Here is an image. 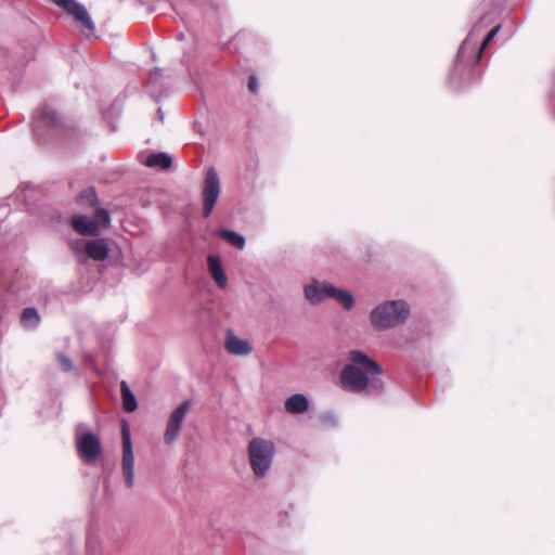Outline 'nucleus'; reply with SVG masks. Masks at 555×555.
Instances as JSON below:
<instances>
[{
  "instance_id": "obj_1",
  "label": "nucleus",
  "mask_w": 555,
  "mask_h": 555,
  "mask_svg": "<svg viewBox=\"0 0 555 555\" xmlns=\"http://www.w3.org/2000/svg\"><path fill=\"white\" fill-rule=\"evenodd\" d=\"M350 364L340 373V383L344 389L352 392L364 391L370 384L369 376L382 374V366L361 350L349 352Z\"/></svg>"
},
{
  "instance_id": "obj_2",
  "label": "nucleus",
  "mask_w": 555,
  "mask_h": 555,
  "mask_svg": "<svg viewBox=\"0 0 555 555\" xmlns=\"http://www.w3.org/2000/svg\"><path fill=\"white\" fill-rule=\"evenodd\" d=\"M411 313L405 300H386L378 304L370 312L371 325L377 331L395 328L406 322Z\"/></svg>"
},
{
  "instance_id": "obj_3",
  "label": "nucleus",
  "mask_w": 555,
  "mask_h": 555,
  "mask_svg": "<svg viewBox=\"0 0 555 555\" xmlns=\"http://www.w3.org/2000/svg\"><path fill=\"white\" fill-rule=\"evenodd\" d=\"M275 451V444L272 440L255 437L249 441V463L256 477L264 478L269 474Z\"/></svg>"
},
{
  "instance_id": "obj_4",
  "label": "nucleus",
  "mask_w": 555,
  "mask_h": 555,
  "mask_svg": "<svg viewBox=\"0 0 555 555\" xmlns=\"http://www.w3.org/2000/svg\"><path fill=\"white\" fill-rule=\"evenodd\" d=\"M111 222L107 210L99 209L93 219L85 215H74L69 219L70 225L81 235L98 236L102 228H106Z\"/></svg>"
},
{
  "instance_id": "obj_5",
  "label": "nucleus",
  "mask_w": 555,
  "mask_h": 555,
  "mask_svg": "<svg viewBox=\"0 0 555 555\" xmlns=\"http://www.w3.org/2000/svg\"><path fill=\"white\" fill-rule=\"evenodd\" d=\"M86 426L80 424L76 428V446L80 459L86 463L95 461L101 452L102 446L99 438L88 431H85Z\"/></svg>"
},
{
  "instance_id": "obj_6",
  "label": "nucleus",
  "mask_w": 555,
  "mask_h": 555,
  "mask_svg": "<svg viewBox=\"0 0 555 555\" xmlns=\"http://www.w3.org/2000/svg\"><path fill=\"white\" fill-rule=\"evenodd\" d=\"M220 192L221 182L218 172L215 168H209L206 172L202 189L204 218H208L211 215L220 196Z\"/></svg>"
},
{
  "instance_id": "obj_7",
  "label": "nucleus",
  "mask_w": 555,
  "mask_h": 555,
  "mask_svg": "<svg viewBox=\"0 0 555 555\" xmlns=\"http://www.w3.org/2000/svg\"><path fill=\"white\" fill-rule=\"evenodd\" d=\"M121 438H122V459L121 468L125 477L127 488L134 486V454L132 450V441L130 435L129 424L122 421L121 424Z\"/></svg>"
},
{
  "instance_id": "obj_8",
  "label": "nucleus",
  "mask_w": 555,
  "mask_h": 555,
  "mask_svg": "<svg viewBox=\"0 0 555 555\" xmlns=\"http://www.w3.org/2000/svg\"><path fill=\"white\" fill-rule=\"evenodd\" d=\"M191 408V401L185 400L170 413L164 433V442L166 444L171 446L178 440L182 425Z\"/></svg>"
},
{
  "instance_id": "obj_9",
  "label": "nucleus",
  "mask_w": 555,
  "mask_h": 555,
  "mask_svg": "<svg viewBox=\"0 0 555 555\" xmlns=\"http://www.w3.org/2000/svg\"><path fill=\"white\" fill-rule=\"evenodd\" d=\"M72 248L79 258H82L86 254L95 261L105 260L109 254V246L105 238L78 240L72 243Z\"/></svg>"
},
{
  "instance_id": "obj_10",
  "label": "nucleus",
  "mask_w": 555,
  "mask_h": 555,
  "mask_svg": "<svg viewBox=\"0 0 555 555\" xmlns=\"http://www.w3.org/2000/svg\"><path fill=\"white\" fill-rule=\"evenodd\" d=\"M55 5L63 9L67 14L72 15L89 31H94L95 25L88 13L85 5L76 0H51Z\"/></svg>"
},
{
  "instance_id": "obj_11",
  "label": "nucleus",
  "mask_w": 555,
  "mask_h": 555,
  "mask_svg": "<svg viewBox=\"0 0 555 555\" xmlns=\"http://www.w3.org/2000/svg\"><path fill=\"white\" fill-rule=\"evenodd\" d=\"M224 349L229 354L235 357H248L254 351L251 343L237 336L231 328L225 331Z\"/></svg>"
},
{
  "instance_id": "obj_12",
  "label": "nucleus",
  "mask_w": 555,
  "mask_h": 555,
  "mask_svg": "<svg viewBox=\"0 0 555 555\" xmlns=\"http://www.w3.org/2000/svg\"><path fill=\"white\" fill-rule=\"evenodd\" d=\"M330 288H332V284L313 280L312 283L305 286V297L312 305L321 304L326 298H331Z\"/></svg>"
},
{
  "instance_id": "obj_13",
  "label": "nucleus",
  "mask_w": 555,
  "mask_h": 555,
  "mask_svg": "<svg viewBox=\"0 0 555 555\" xmlns=\"http://www.w3.org/2000/svg\"><path fill=\"white\" fill-rule=\"evenodd\" d=\"M208 272L216 284L224 289L228 286V276L223 270L219 255H208L207 257Z\"/></svg>"
},
{
  "instance_id": "obj_14",
  "label": "nucleus",
  "mask_w": 555,
  "mask_h": 555,
  "mask_svg": "<svg viewBox=\"0 0 555 555\" xmlns=\"http://www.w3.org/2000/svg\"><path fill=\"white\" fill-rule=\"evenodd\" d=\"M309 399L302 393H295L284 402L285 410L291 414H302L309 410Z\"/></svg>"
},
{
  "instance_id": "obj_15",
  "label": "nucleus",
  "mask_w": 555,
  "mask_h": 555,
  "mask_svg": "<svg viewBox=\"0 0 555 555\" xmlns=\"http://www.w3.org/2000/svg\"><path fill=\"white\" fill-rule=\"evenodd\" d=\"M330 289L331 298L335 299L345 310L350 311L354 307V297L350 292L337 288L334 285Z\"/></svg>"
},
{
  "instance_id": "obj_16",
  "label": "nucleus",
  "mask_w": 555,
  "mask_h": 555,
  "mask_svg": "<svg viewBox=\"0 0 555 555\" xmlns=\"http://www.w3.org/2000/svg\"><path fill=\"white\" fill-rule=\"evenodd\" d=\"M120 391L125 411L129 413L134 412L138 408L137 398L125 380L120 384Z\"/></svg>"
},
{
  "instance_id": "obj_17",
  "label": "nucleus",
  "mask_w": 555,
  "mask_h": 555,
  "mask_svg": "<svg viewBox=\"0 0 555 555\" xmlns=\"http://www.w3.org/2000/svg\"><path fill=\"white\" fill-rule=\"evenodd\" d=\"M144 164L151 168L160 167L168 169L172 165V158L167 153H155L147 156Z\"/></svg>"
},
{
  "instance_id": "obj_18",
  "label": "nucleus",
  "mask_w": 555,
  "mask_h": 555,
  "mask_svg": "<svg viewBox=\"0 0 555 555\" xmlns=\"http://www.w3.org/2000/svg\"><path fill=\"white\" fill-rule=\"evenodd\" d=\"M218 235L221 236L224 241H227L232 246L243 249L245 247L246 241L245 237L238 234L235 231L228 229L218 230Z\"/></svg>"
},
{
  "instance_id": "obj_19",
  "label": "nucleus",
  "mask_w": 555,
  "mask_h": 555,
  "mask_svg": "<svg viewBox=\"0 0 555 555\" xmlns=\"http://www.w3.org/2000/svg\"><path fill=\"white\" fill-rule=\"evenodd\" d=\"M22 324L27 328H34L39 323V315L36 309L25 308L21 315Z\"/></svg>"
},
{
  "instance_id": "obj_20",
  "label": "nucleus",
  "mask_w": 555,
  "mask_h": 555,
  "mask_svg": "<svg viewBox=\"0 0 555 555\" xmlns=\"http://www.w3.org/2000/svg\"><path fill=\"white\" fill-rule=\"evenodd\" d=\"M476 28L473 29L459 49L457 57L462 59L468 51H473L477 43Z\"/></svg>"
},
{
  "instance_id": "obj_21",
  "label": "nucleus",
  "mask_w": 555,
  "mask_h": 555,
  "mask_svg": "<svg viewBox=\"0 0 555 555\" xmlns=\"http://www.w3.org/2000/svg\"><path fill=\"white\" fill-rule=\"evenodd\" d=\"M42 122L47 126H52L57 122L56 113L50 107H43L40 112Z\"/></svg>"
},
{
  "instance_id": "obj_22",
  "label": "nucleus",
  "mask_w": 555,
  "mask_h": 555,
  "mask_svg": "<svg viewBox=\"0 0 555 555\" xmlns=\"http://www.w3.org/2000/svg\"><path fill=\"white\" fill-rule=\"evenodd\" d=\"M500 26H496L494 27L487 36L486 38L483 39L480 48H479V51H478V59H480L481 56V53L482 51L487 48V46L493 40V38L496 36V34L499 33L500 30Z\"/></svg>"
},
{
  "instance_id": "obj_23",
  "label": "nucleus",
  "mask_w": 555,
  "mask_h": 555,
  "mask_svg": "<svg viewBox=\"0 0 555 555\" xmlns=\"http://www.w3.org/2000/svg\"><path fill=\"white\" fill-rule=\"evenodd\" d=\"M56 359H57V362L63 371L69 372L73 370V363L68 358H66L63 354H57Z\"/></svg>"
},
{
  "instance_id": "obj_24",
  "label": "nucleus",
  "mask_w": 555,
  "mask_h": 555,
  "mask_svg": "<svg viewBox=\"0 0 555 555\" xmlns=\"http://www.w3.org/2000/svg\"><path fill=\"white\" fill-rule=\"evenodd\" d=\"M95 192L93 189H89V190H86L82 194H81V198L82 199H87L89 203H93L95 201Z\"/></svg>"
},
{
  "instance_id": "obj_25",
  "label": "nucleus",
  "mask_w": 555,
  "mask_h": 555,
  "mask_svg": "<svg viewBox=\"0 0 555 555\" xmlns=\"http://www.w3.org/2000/svg\"><path fill=\"white\" fill-rule=\"evenodd\" d=\"M248 89L251 91V92H256L257 89H258V80L255 76H251L249 78V81H248Z\"/></svg>"
},
{
  "instance_id": "obj_26",
  "label": "nucleus",
  "mask_w": 555,
  "mask_h": 555,
  "mask_svg": "<svg viewBox=\"0 0 555 555\" xmlns=\"http://www.w3.org/2000/svg\"><path fill=\"white\" fill-rule=\"evenodd\" d=\"M371 387L373 389H379L382 387V382L378 379V380H373L372 384H371Z\"/></svg>"
}]
</instances>
